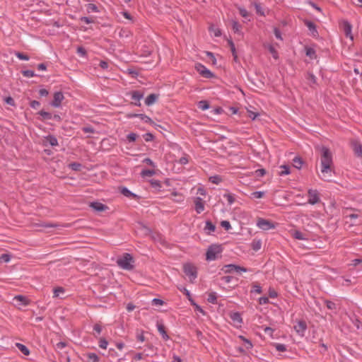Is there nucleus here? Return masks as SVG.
Listing matches in <instances>:
<instances>
[{
    "label": "nucleus",
    "instance_id": "nucleus-31",
    "mask_svg": "<svg viewBox=\"0 0 362 362\" xmlns=\"http://www.w3.org/2000/svg\"><path fill=\"white\" fill-rule=\"evenodd\" d=\"M207 300L213 304H216L217 303V295L215 292H211L209 294Z\"/></svg>",
    "mask_w": 362,
    "mask_h": 362
},
{
    "label": "nucleus",
    "instance_id": "nucleus-10",
    "mask_svg": "<svg viewBox=\"0 0 362 362\" xmlns=\"http://www.w3.org/2000/svg\"><path fill=\"white\" fill-rule=\"evenodd\" d=\"M64 99L62 92L58 91L54 93L53 101L51 103L52 106L59 107L62 100Z\"/></svg>",
    "mask_w": 362,
    "mask_h": 362
},
{
    "label": "nucleus",
    "instance_id": "nucleus-22",
    "mask_svg": "<svg viewBox=\"0 0 362 362\" xmlns=\"http://www.w3.org/2000/svg\"><path fill=\"white\" fill-rule=\"evenodd\" d=\"M121 193L127 197H129V198H132V199L137 198V195L135 194L134 193L132 192L127 187H122L121 189Z\"/></svg>",
    "mask_w": 362,
    "mask_h": 362
},
{
    "label": "nucleus",
    "instance_id": "nucleus-37",
    "mask_svg": "<svg viewBox=\"0 0 362 362\" xmlns=\"http://www.w3.org/2000/svg\"><path fill=\"white\" fill-rule=\"evenodd\" d=\"M15 55L16 56V57H18L21 60L28 61L30 59V57L28 55H27L24 53H22V52H15Z\"/></svg>",
    "mask_w": 362,
    "mask_h": 362
},
{
    "label": "nucleus",
    "instance_id": "nucleus-35",
    "mask_svg": "<svg viewBox=\"0 0 362 362\" xmlns=\"http://www.w3.org/2000/svg\"><path fill=\"white\" fill-rule=\"evenodd\" d=\"M150 183L151 187L156 189L159 190L161 188V183L159 180H151Z\"/></svg>",
    "mask_w": 362,
    "mask_h": 362
},
{
    "label": "nucleus",
    "instance_id": "nucleus-11",
    "mask_svg": "<svg viewBox=\"0 0 362 362\" xmlns=\"http://www.w3.org/2000/svg\"><path fill=\"white\" fill-rule=\"evenodd\" d=\"M351 146L355 156L362 158V144L358 141H354L351 142Z\"/></svg>",
    "mask_w": 362,
    "mask_h": 362
},
{
    "label": "nucleus",
    "instance_id": "nucleus-16",
    "mask_svg": "<svg viewBox=\"0 0 362 362\" xmlns=\"http://www.w3.org/2000/svg\"><path fill=\"white\" fill-rule=\"evenodd\" d=\"M159 95L156 93H151L146 97L145 99V104L147 106L153 105L158 99Z\"/></svg>",
    "mask_w": 362,
    "mask_h": 362
},
{
    "label": "nucleus",
    "instance_id": "nucleus-24",
    "mask_svg": "<svg viewBox=\"0 0 362 362\" xmlns=\"http://www.w3.org/2000/svg\"><path fill=\"white\" fill-rule=\"evenodd\" d=\"M252 249L255 251H258L262 247V242L260 240H253L251 244Z\"/></svg>",
    "mask_w": 362,
    "mask_h": 362
},
{
    "label": "nucleus",
    "instance_id": "nucleus-3",
    "mask_svg": "<svg viewBox=\"0 0 362 362\" xmlns=\"http://www.w3.org/2000/svg\"><path fill=\"white\" fill-rule=\"evenodd\" d=\"M222 252L221 245H212L209 247L206 252V259L207 261H214L218 258V255Z\"/></svg>",
    "mask_w": 362,
    "mask_h": 362
},
{
    "label": "nucleus",
    "instance_id": "nucleus-4",
    "mask_svg": "<svg viewBox=\"0 0 362 362\" xmlns=\"http://www.w3.org/2000/svg\"><path fill=\"white\" fill-rule=\"evenodd\" d=\"M183 271L189 276L190 281H193L197 277V268L191 263L185 264L183 265Z\"/></svg>",
    "mask_w": 362,
    "mask_h": 362
},
{
    "label": "nucleus",
    "instance_id": "nucleus-21",
    "mask_svg": "<svg viewBox=\"0 0 362 362\" xmlns=\"http://www.w3.org/2000/svg\"><path fill=\"white\" fill-rule=\"evenodd\" d=\"M46 142L48 143L52 146H58V141L57 139L52 135H48L45 138Z\"/></svg>",
    "mask_w": 362,
    "mask_h": 362
},
{
    "label": "nucleus",
    "instance_id": "nucleus-29",
    "mask_svg": "<svg viewBox=\"0 0 362 362\" xmlns=\"http://www.w3.org/2000/svg\"><path fill=\"white\" fill-rule=\"evenodd\" d=\"M306 79L308 80V81L310 86L315 84L317 83V78L312 73H308Z\"/></svg>",
    "mask_w": 362,
    "mask_h": 362
},
{
    "label": "nucleus",
    "instance_id": "nucleus-28",
    "mask_svg": "<svg viewBox=\"0 0 362 362\" xmlns=\"http://www.w3.org/2000/svg\"><path fill=\"white\" fill-rule=\"evenodd\" d=\"M293 165L297 169H300L303 165V160L299 157H295L293 159Z\"/></svg>",
    "mask_w": 362,
    "mask_h": 362
},
{
    "label": "nucleus",
    "instance_id": "nucleus-45",
    "mask_svg": "<svg viewBox=\"0 0 362 362\" xmlns=\"http://www.w3.org/2000/svg\"><path fill=\"white\" fill-rule=\"evenodd\" d=\"M325 303L327 308L329 310H336L337 309V305L331 300H326L325 301Z\"/></svg>",
    "mask_w": 362,
    "mask_h": 362
},
{
    "label": "nucleus",
    "instance_id": "nucleus-51",
    "mask_svg": "<svg viewBox=\"0 0 362 362\" xmlns=\"http://www.w3.org/2000/svg\"><path fill=\"white\" fill-rule=\"evenodd\" d=\"M228 43H229L230 47V50H231V52L233 54V56L234 57V59L236 60L238 57H237V54H236V50H235V45H234V43L233 42L232 40H229Z\"/></svg>",
    "mask_w": 362,
    "mask_h": 362
},
{
    "label": "nucleus",
    "instance_id": "nucleus-36",
    "mask_svg": "<svg viewBox=\"0 0 362 362\" xmlns=\"http://www.w3.org/2000/svg\"><path fill=\"white\" fill-rule=\"evenodd\" d=\"M38 114L42 116L43 119H52V115L51 113L48 112H45L44 110H41L38 112Z\"/></svg>",
    "mask_w": 362,
    "mask_h": 362
},
{
    "label": "nucleus",
    "instance_id": "nucleus-44",
    "mask_svg": "<svg viewBox=\"0 0 362 362\" xmlns=\"http://www.w3.org/2000/svg\"><path fill=\"white\" fill-rule=\"evenodd\" d=\"M198 107L202 110H206L209 108V105L208 102L205 100H202L199 102Z\"/></svg>",
    "mask_w": 362,
    "mask_h": 362
},
{
    "label": "nucleus",
    "instance_id": "nucleus-25",
    "mask_svg": "<svg viewBox=\"0 0 362 362\" xmlns=\"http://www.w3.org/2000/svg\"><path fill=\"white\" fill-rule=\"evenodd\" d=\"M156 348L152 345V344H148L146 346V351H147L146 353V356H153V354H156Z\"/></svg>",
    "mask_w": 362,
    "mask_h": 362
},
{
    "label": "nucleus",
    "instance_id": "nucleus-20",
    "mask_svg": "<svg viewBox=\"0 0 362 362\" xmlns=\"http://www.w3.org/2000/svg\"><path fill=\"white\" fill-rule=\"evenodd\" d=\"M292 236L297 240H308L307 235L299 230L293 231Z\"/></svg>",
    "mask_w": 362,
    "mask_h": 362
},
{
    "label": "nucleus",
    "instance_id": "nucleus-50",
    "mask_svg": "<svg viewBox=\"0 0 362 362\" xmlns=\"http://www.w3.org/2000/svg\"><path fill=\"white\" fill-rule=\"evenodd\" d=\"M281 168L283 169V170L279 173L281 176L286 175L290 174V168L288 165H281Z\"/></svg>",
    "mask_w": 362,
    "mask_h": 362
},
{
    "label": "nucleus",
    "instance_id": "nucleus-34",
    "mask_svg": "<svg viewBox=\"0 0 362 362\" xmlns=\"http://www.w3.org/2000/svg\"><path fill=\"white\" fill-rule=\"evenodd\" d=\"M138 117L140 118L141 120L144 121L145 123L153 124L152 119L147 115L144 114H139Z\"/></svg>",
    "mask_w": 362,
    "mask_h": 362
},
{
    "label": "nucleus",
    "instance_id": "nucleus-48",
    "mask_svg": "<svg viewBox=\"0 0 362 362\" xmlns=\"http://www.w3.org/2000/svg\"><path fill=\"white\" fill-rule=\"evenodd\" d=\"M108 345L107 341L105 338H100L99 339V346L101 349H106Z\"/></svg>",
    "mask_w": 362,
    "mask_h": 362
},
{
    "label": "nucleus",
    "instance_id": "nucleus-7",
    "mask_svg": "<svg viewBox=\"0 0 362 362\" xmlns=\"http://www.w3.org/2000/svg\"><path fill=\"white\" fill-rule=\"evenodd\" d=\"M127 95H130L131 99L133 100V104L137 107H140L141 105L140 100L144 98V93L141 90H132L129 92Z\"/></svg>",
    "mask_w": 362,
    "mask_h": 362
},
{
    "label": "nucleus",
    "instance_id": "nucleus-2",
    "mask_svg": "<svg viewBox=\"0 0 362 362\" xmlns=\"http://www.w3.org/2000/svg\"><path fill=\"white\" fill-rule=\"evenodd\" d=\"M117 264L123 269L132 270L134 268V259L129 253H124L122 257L118 258Z\"/></svg>",
    "mask_w": 362,
    "mask_h": 362
},
{
    "label": "nucleus",
    "instance_id": "nucleus-15",
    "mask_svg": "<svg viewBox=\"0 0 362 362\" xmlns=\"http://www.w3.org/2000/svg\"><path fill=\"white\" fill-rule=\"evenodd\" d=\"M305 25L307 26L313 36L315 37L317 35L318 32L317 30L316 25L313 22L306 20L305 21Z\"/></svg>",
    "mask_w": 362,
    "mask_h": 362
},
{
    "label": "nucleus",
    "instance_id": "nucleus-43",
    "mask_svg": "<svg viewBox=\"0 0 362 362\" xmlns=\"http://www.w3.org/2000/svg\"><path fill=\"white\" fill-rule=\"evenodd\" d=\"M93 330L95 332V334L94 333L93 335L95 338H98V335L100 334L102 332V327L99 324H95L93 326Z\"/></svg>",
    "mask_w": 362,
    "mask_h": 362
},
{
    "label": "nucleus",
    "instance_id": "nucleus-17",
    "mask_svg": "<svg viewBox=\"0 0 362 362\" xmlns=\"http://www.w3.org/2000/svg\"><path fill=\"white\" fill-rule=\"evenodd\" d=\"M157 329L164 340L167 341L170 339L169 336L165 330V327L162 323H157Z\"/></svg>",
    "mask_w": 362,
    "mask_h": 362
},
{
    "label": "nucleus",
    "instance_id": "nucleus-32",
    "mask_svg": "<svg viewBox=\"0 0 362 362\" xmlns=\"http://www.w3.org/2000/svg\"><path fill=\"white\" fill-rule=\"evenodd\" d=\"M264 192L262 191H256L253 192L250 194V198L252 199H261L264 197Z\"/></svg>",
    "mask_w": 362,
    "mask_h": 362
},
{
    "label": "nucleus",
    "instance_id": "nucleus-6",
    "mask_svg": "<svg viewBox=\"0 0 362 362\" xmlns=\"http://www.w3.org/2000/svg\"><path fill=\"white\" fill-rule=\"evenodd\" d=\"M222 270L226 274H230V273H233V272L240 273V272H247V269H246L245 267H240V266L233 264L224 265L223 267L222 268Z\"/></svg>",
    "mask_w": 362,
    "mask_h": 362
},
{
    "label": "nucleus",
    "instance_id": "nucleus-40",
    "mask_svg": "<svg viewBox=\"0 0 362 362\" xmlns=\"http://www.w3.org/2000/svg\"><path fill=\"white\" fill-rule=\"evenodd\" d=\"M155 174V171L153 170H143L141 173V175L142 177H151Z\"/></svg>",
    "mask_w": 362,
    "mask_h": 362
},
{
    "label": "nucleus",
    "instance_id": "nucleus-1",
    "mask_svg": "<svg viewBox=\"0 0 362 362\" xmlns=\"http://www.w3.org/2000/svg\"><path fill=\"white\" fill-rule=\"evenodd\" d=\"M321 151V178L325 181H329L332 177V165L333 164L332 155L329 149L326 146L320 148Z\"/></svg>",
    "mask_w": 362,
    "mask_h": 362
},
{
    "label": "nucleus",
    "instance_id": "nucleus-12",
    "mask_svg": "<svg viewBox=\"0 0 362 362\" xmlns=\"http://www.w3.org/2000/svg\"><path fill=\"white\" fill-rule=\"evenodd\" d=\"M194 209L197 214H201L205 209L204 202L199 197L194 199Z\"/></svg>",
    "mask_w": 362,
    "mask_h": 362
},
{
    "label": "nucleus",
    "instance_id": "nucleus-47",
    "mask_svg": "<svg viewBox=\"0 0 362 362\" xmlns=\"http://www.w3.org/2000/svg\"><path fill=\"white\" fill-rule=\"evenodd\" d=\"M209 180L210 182H211L212 183H214V184H216L218 185V183H220L222 180L221 177L218 175H214V176H211L209 177Z\"/></svg>",
    "mask_w": 362,
    "mask_h": 362
},
{
    "label": "nucleus",
    "instance_id": "nucleus-58",
    "mask_svg": "<svg viewBox=\"0 0 362 362\" xmlns=\"http://www.w3.org/2000/svg\"><path fill=\"white\" fill-rule=\"evenodd\" d=\"M252 293H261L262 288L259 285L255 284L252 285V289L251 291Z\"/></svg>",
    "mask_w": 362,
    "mask_h": 362
},
{
    "label": "nucleus",
    "instance_id": "nucleus-39",
    "mask_svg": "<svg viewBox=\"0 0 362 362\" xmlns=\"http://www.w3.org/2000/svg\"><path fill=\"white\" fill-rule=\"evenodd\" d=\"M88 358L91 362H99V357L95 353H89L87 354Z\"/></svg>",
    "mask_w": 362,
    "mask_h": 362
},
{
    "label": "nucleus",
    "instance_id": "nucleus-38",
    "mask_svg": "<svg viewBox=\"0 0 362 362\" xmlns=\"http://www.w3.org/2000/svg\"><path fill=\"white\" fill-rule=\"evenodd\" d=\"M240 338L245 342V349L247 350H250V349H251L252 348V346H253L252 344V342L249 339H246L243 336H240Z\"/></svg>",
    "mask_w": 362,
    "mask_h": 362
},
{
    "label": "nucleus",
    "instance_id": "nucleus-19",
    "mask_svg": "<svg viewBox=\"0 0 362 362\" xmlns=\"http://www.w3.org/2000/svg\"><path fill=\"white\" fill-rule=\"evenodd\" d=\"M231 25H232V29L235 33H237L238 35L242 34V32H241L242 26L237 21L232 20Z\"/></svg>",
    "mask_w": 362,
    "mask_h": 362
},
{
    "label": "nucleus",
    "instance_id": "nucleus-56",
    "mask_svg": "<svg viewBox=\"0 0 362 362\" xmlns=\"http://www.w3.org/2000/svg\"><path fill=\"white\" fill-rule=\"evenodd\" d=\"M87 9L88 11L91 12H99L98 6L93 4H89L87 6Z\"/></svg>",
    "mask_w": 362,
    "mask_h": 362
},
{
    "label": "nucleus",
    "instance_id": "nucleus-53",
    "mask_svg": "<svg viewBox=\"0 0 362 362\" xmlns=\"http://www.w3.org/2000/svg\"><path fill=\"white\" fill-rule=\"evenodd\" d=\"M11 260V255L8 254H2L0 256V262H8Z\"/></svg>",
    "mask_w": 362,
    "mask_h": 362
},
{
    "label": "nucleus",
    "instance_id": "nucleus-26",
    "mask_svg": "<svg viewBox=\"0 0 362 362\" xmlns=\"http://www.w3.org/2000/svg\"><path fill=\"white\" fill-rule=\"evenodd\" d=\"M14 299L17 301L21 302V305H27L29 303L28 298L23 296L18 295L14 297Z\"/></svg>",
    "mask_w": 362,
    "mask_h": 362
},
{
    "label": "nucleus",
    "instance_id": "nucleus-49",
    "mask_svg": "<svg viewBox=\"0 0 362 362\" xmlns=\"http://www.w3.org/2000/svg\"><path fill=\"white\" fill-rule=\"evenodd\" d=\"M22 74L23 76L27 78H31L35 76V74L32 70H25L22 71Z\"/></svg>",
    "mask_w": 362,
    "mask_h": 362
},
{
    "label": "nucleus",
    "instance_id": "nucleus-57",
    "mask_svg": "<svg viewBox=\"0 0 362 362\" xmlns=\"http://www.w3.org/2000/svg\"><path fill=\"white\" fill-rule=\"evenodd\" d=\"M223 197L226 199L228 203L230 205L235 202V198L231 194H226Z\"/></svg>",
    "mask_w": 362,
    "mask_h": 362
},
{
    "label": "nucleus",
    "instance_id": "nucleus-42",
    "mask_svg": "<svg viewBox=\"0 0 362 362\" xmlns=\"http://www.w3.org/2000/svg\"><path fill=\"white\" fill-rule=\"evenodd\" d=\"M254 6L255 8L256 12L257 14L260 16H264V12L259 3L255 2Z\"/></svg>",
    "mask_w": 362,
    "mask_h": 362
},
{
    "label": "nucleus",
    "instance_id": "nucleus-18",
    "mask_svg": "<svg viewBox=\"0 0 362 362\" xmlns=\"http://www.w3.org/2000/svg\"><path fill=\"white\" fill-rule=\"evenodd\" d=\"M351 29H352L351 25L348 21H345L344 23V31L345 35L347 37H350L351 40H353V36L351 35Z\"/></svg>",
    "mask_w": 362,
    "mask_h": 362
},
{
    "label": "nucleus",
    "instance_id": "nucleus-52",
    "mask_svg": "<svg viewBox=\"0 0 362 362\" xmlns=\"http://www.w3.org/2000/svg\"><path fill=\"white\" fill-rule=\"evenodd\" d=\"M274 346L278 351L284 352L286 351V346L285 344L276 343L274 344Z\"/></svg>",
    "mask_w": 362,
    "mask_h": 362
},
{
    "label": "nucleus",
    "instance_id": "nucleus-46",
    "mask_svg": "<svg viewBox=\"0 0 362 362\" xmlns=\"http://www.w3.org/2000/svg\"><path fill=\"white\" fill-rule=\"evenodd\" d=\"M306 55L311 59L315 58V51L311 47L306 48Z\"/></svg>",
    "mask_w": 362,
    "mask_h": 362
},
{
    "label": "nucleus",
    "instance_id": "nucleus-64",
    "mask_svg": "<svg viewBox=\"0 0 362 362\" xmlns=\"http://www.w3.org/2000/svg\"><path fill=\"white\" fill-rule=\"evenodd\" d=\"M152 303L155 305H162L164 303L163 300L159 298H153Z\"/></svg>",
    "mask_w": 362,
    "mask_h": 362
},
{
    "label": "nucleus",
    "instance_id": "nucleus-14",
    "mask_svg": "<svg viewBox=\"0 0 362 362\" xmlns=\"http://www.w3.org/2000/svg\"><path fill=\"white\" fill-rule=\"evenodd\" d=\"M90 206L96 211H104L107 209V206L100 202H93L90 204Z\"/></svg>",
    "mask_w": 362,
    "mask_h": 362
},
{
    "label": "nucleus",
    "instance_id": "nucleus-33",
    "mask_svg": "<svg viewBox=\"0 0 362 362\" xmlns=\"http://www.w3.org/2000/svg\"><path fill=\"white\" fill-rule=\"evenodd\" d=\"M69 168L74 171H79L81 169V164L79 163H71L69 165Z\"/></svg>",
    "mask_w": 362,
    "mask_h": 362
},
{
    "label": "nucleus",
    "instance_id": "nucleus-63",
    "mask_svg": "<svg viewBox=\"0 0 362 362\" xmlns=\"http://www.w3.org/2000/svg\"><path fill=\"white\" fill-rule=\"evenodd\" d=\"M274 33L275 37L277 39L282 40L281 33L279 29H278L277 28H274Z\"/></svg>",
    "mask_w": 362,
    "mask_h": 362
},
{
    "label": "nucleus",
    "instance_id": "nucleus-61",
    "mask_svg": "<svg viewBox=\"0 0 362 362\" xmlns=\"http://www.w3.org/2000/svg\"><path fill=\"white\" fill-rule=\"evenodd\" d=\"M221 226L225 228V230H228L231 228V226L229 221H222L221 222Z\"/></svg>",
    "mask_w": 362,
    "mask_h": 362
},
{
    "label": "nucleus",
    "instance_id": "nucleus-41",
    "mask_svg": "<svg viewBox=\"0 0 362 362\" xmlns=\"http://www.w3.org/2000/svg\"><path fill=\"white\" fill-rule=\"evenodd\" d=\"M65 291L63 287H57L54 289V298H57L60 296L61 293H64Z\"/></svg>",
    "mask_w": 362,
    "mask_h": 362
},
{
    "label": "nucleus",
    "instance_id": "nucleus-8",
    "mask_svg": "<svg viewBox=\"0 0 362 362\" xmlns=\"http://www.w3.org/2000/svg\"><path fill=\"white\" fill-rule=\"evenodd\" d=\"M308 203L314 205L320 202V194L316 189H310L308 191Z\"/></svg>",
    "mask_w": 362,
    "mask_h": 362
},
{
    "label": "nucleus",
    "instance_id": "nucleus-54",
    "mask_svg": "<svg viewBox=\"0 0 362 362\" xmlns=\"http://www.w3.org/2000/svg\"><path fill=\"white\" fill-rule=\"evenodd\" d=\"M138 137V135L135 133H129L127 136V140L129 141V142H134L136 141V139H137Z\"/></svg>",
    "mask_w": 362,
    "mask_h": 362
},
{
    "label": "nucleus",
    "instance_id": "nucleus-59",
    "mask_svg": "<svg viewBox=\"0 0 362 362\" xmlns=\"http://www.w3.org/2000/svg\"><path fill=\"white\" fill-rule=\"evenodd\" d=\"M179 289L187 296L188 299L192 303V305H196L191 298L190 292L187 288H180Z\"/></svg>",
    "mask_w": 362,
    "mask_h": 362
},
{
    "label": "nucleus",
    "instance_id": "nucleus-60",
    "mask_svg": "<svg viewBox=\"0 0 362 362\" xmlns=\"http://www.w3.org/2000/svg\"><path fill=\"white\" fill-rule=\"evenodd\" d=\"M143 136H144V140L146 141H147V142L151 141L154 139L153 135L151 133H149V132L144 134Z\"/></svg>",
    "mask_w": 362,
    "mask_h": 362
},
{
    "label": "nucleus",
    "instance_id": "nucleus-9",
    "mask_svg": "<svg viewBox=\"0 0 362 362\" xmlns=\"http://www.w3.org/2000/svg\"><path fill=\"white\" fill-rule=\"evenodd\" d=\"M257 226L258 228L264 230H268L274 228L275 227L274 224L272 221L262 218H259L257 220Z\"/></svg>",
    "mask_w": 362,
    "mask_h": 362
},
{
    "label": "nucleus",
    "instance_id": "nucleus-27",
    "mask_svg": "<svg viewBox=\"0 0 362 362\" xmlns=\"http://www.w3.org/2000/svg\"><path fill=\"white\" fill-rule=\"evenodd\" d=\"M204 230L208 231L209 233H211L215 231L216 226L210 221H207L206 222Z\"/></svg>",
    "mask_w": 362,
    "mask_h": 362
},
{
    "label": "nucleus",
    "instance_id": "nucleus-23",
    "mask_svg": "<svg viewBox=\"0 0 362 362\" xmlns=\"http://www.w3.org/2000/svg\"><path fill=\"white\" fill-rule=\"evenodd\" d=\"M16 346L25 356H28L30 354L29 349L24 344L21 343H16Z\"/></svg>",
    "mask_w": 362,
    "mask_h": 362
},
{
    "label": "nucleus",
    "instance_id": "nucleus-13",
    "mask_svg": "<svg viewBox=\"0 0 362 362\" xmlns=\"http://www.w3.org/2000/svg\"><path fill=\"white\" fill-rule=\"evenodd\" d=\"M294 329L300 336H303L307 329L306 323L302 320L299 321L297 325H295Z\"/></svg>",
    "mask_w": 362,
    "mask_h": 362
},
{
    "label": "nucleus",
    "instance_id": "nucleus-62",
    "mask_svg": "<svg viewBox=\"0 0 362 362\" xmlns=\"http://www.w3.org/2000/svg\"><path fill=\"white\" fill-rule=\"evenodd\" d=\"M127 72L131 75L133 78H136L139 75V73L136 70L134 69H128L127 70Z\"/></svg>",
    "mask_w": 362,
    "mask_h": 362
},
{
    "label": "nucleus",
    "instance_id": "nucleus-55",
    "mask_svg": "<svg viewBox=\"0 0 362 362\" xmlns=\"http://www.w3.org/2000/svg\"><path fill=\"white\" fill-rule=\"evenodd\" d=\"M238 8L242 17L247 18L249 16L247 11L245 8L239 6Z\"/></svg>",
    "mask_w": 362,
    "mask_h": 362
},
{
    "label": "nucleus",
    "instance_id": "nucleus-30",
    "mask_svg": "<svg viewBox=\"0 0 362 362\" xmlns=\"http://www.w3.org/2000/svg\"><path fill=\"white\" fill-rule=\"evenodd\" d=\"M230 318L234 322H236V323L242 322V317L239 313H233L230 315Z\"/></svg>",
    "mask_w": 362,
    "mask_h": 362
},
{
    "label": "nucleus",
    "instance_id": "nucleus-5",
    "mask_svg": "<svg viewBox=\"0 0 362 362\" xmlns=\"http://www.w3.org/2000/svg\"><path fill=\"white\" fill-rule=\"evenodd\" d=\"M195 69L204 78H212L215 76L214 73L200 63L195 64Z\"/></svg>",
    "mask_w": 362,
    "mask_h": 362
}]
</instances>
